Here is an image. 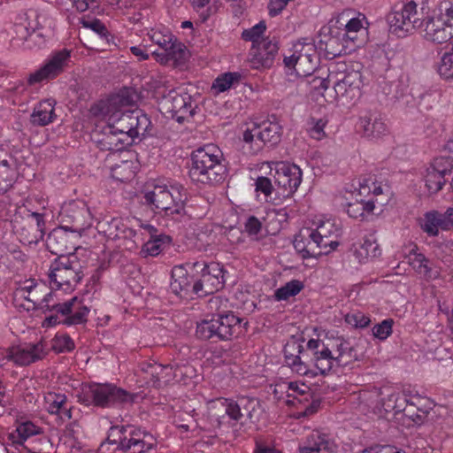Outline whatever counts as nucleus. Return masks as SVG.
<instances>
[{"label":"nucleus","instance_id":"12","mask_svg":"<svg viewBox=\"0 0 453 453\" xmlns=\"http://www.w3.org/2000/svg\"><path fill=\"white\" fill-rule=\"evenodd\" d=\"M282 127L275 121L254 123L243 132V142L250 145L251 153L256 154L264 146L274 147L281 140Z\"/></svg>","mask_w":453,"mask_h":453},{"label":"nucleus","instance_id":"57","mask_svg":"<svg viewBox=\"0 0 453 453\" xmlns=\"http://www.w3.org/2000/svg\"><path fill=\"white\" fill-rule=\"evenodd\" d=\"M336 237L337 236H331V234L323 235L321 233H315V238L317 239L319 249H321L322 255L328 254L337 248L339 242Z\"/></svg>","mask_w":453,"mask_h":453},{"label":"nucleus","instance_id":"41","mask_svg":"<svg viewBox=\"0 0 453 453\" xmlns=\"http://www.w3.org/2000/svg\"><path fill=\"white\" fill-rule=\"evenodd\" d=\"M220 404L224 408L225 414L228 417L230 421V426H234L236 424H243L242 418H244V413L241 411L239 401H234L233 399H223L220 400Z\"/></svg>","mask_w":453,"mask_h":453},{"label":"nucleus","instance_id":"43","mask_svg":"<svg viewBox=\"0 0 453 453\" xmlns=\"http://www.w3.org/2000/svg\"><path fill=\"white\" fill-rule=\"evenodd\" d=\"M172 241L169 235L160 234L155 236L154 239L146 242L141 250L143 257L151 256L156 257L162 251V245L170 243Z\"/></svg>","mask_w":453,"mask_h":453},{"label":"nucleus","instance_id":"17","mask_svg":"<svg viewBox=\"0 0 453 453\" xmlns=\"http://www.w3.org/2000/svg\"><path fill=\"white\" fill-rule=\"evenodd\" d=\"M48 287L43 282H37L34 279L27 280L18 287L13 293L15 302L24 300L27 304H20L26 311H41L43 298L46 296Z\"/></svg>","mask_w":453,"mask_h":453},{"label":"nucleus","instance_id":"21","mask_svg":"<svg viewBox=\"0 0 453 453\" xmlns=\"http://www.w3.org/2000/svg\"><path fill=\"white\" fill-rule=\"evenodd\" d=\"M59 216L61 222L66 224L63 227L71 232H79L88 226L89 211L84 203L72 202L62 207Z\"/></svg>","mask_w":453,"mask_h":453},{"label":"nucleus","instance_id":"6","mask_svg":"<svg viewBox=\"0 0 453 453\" xmlns=\"http://www.w3.org/2000/svg\"><path fill=\"white\" fill-rule=\"evenodd\" d=\"M107 441L117 443V449L127 453H147L157 445L150 433L132 425L111 426Z\"/></svg>","mask_w":453,"mask_h":453},{"label":"nucleus","instance_id":"59","mask_svg":"<svg viewBox=\"0 0 453 453\" xmlns=\"http://www.w3.org/2000/svg\"><path fill=\"white\" fill-rule=\"evenodd\" d=\"M363 28L362 20L359 18H352L350 19L347 24L345 25V30L342 35L348 41L354 42L356 39V33L360 31Z\"/></svg>","mask_w":453,"mask_h":453},{"label":"nucleus","instance_id":"4","mask_svg":"<svg viewBox=\"0 0 453 453\" xmlns=\"http://www.w3.org/2000/svg\"><path fill=\"white\" fill-rule=\"evenodd\" d=\"M242 321L233 311L219 313L197 323L196 334L201 340L213 342L231 341L242 333Z\"/></svg>","mask_w":453,"mask_h":453},{"label":"nucleus","instance_id":"58","mask_svg":"<svg viewBox=\"0 0 453 453\" xmlns=\"http://www.w3.org/2000/svg\"><path fill=\"white\" fill-rule=\"evenodd\" d=\"M393 325L394 320L392 319H387L376 324L372 330L373 336L380 341L388 339L393 332Z\"/></svg>","mask_w":453,"mask_h":453},{"label":"nucleus","instance_id":"27","mask_svg":"<svg viewBox=\"0 0 453 453\" xmlns=\"http://www.w3.org/2000/svg\"><path fill=\"white\" fill-rule=\"evenodd\" d=\"M328 341L337 366L344 367L357 360V350L349 340L339 336Z\"/></svg>","mask_w":453,"mask_h":453},{"label":"nucleus","instance_id":"35","mask_svg":"<svg viewBox=\"0 0 453 453\" xmlns=\"http://www.w3.org/2000/svg\"><path fill=\"white\" fill-rule=\"evenodd\" d=\"M241 411L244 413V417L255 423L259 420L262 412L261 403L258 399L255 397L242 396L238 398Z\"/></svg>","mask_w":453,"mask_h":453},{"label":"nucleus","instance_id":"26","mask_svg":"<svg viewBox=\"0 0 453 453\" xmlns=\"http://www.w3.org/2000/svg\"><path fill=\"white\" fill-rule=\"evenodd\" d=\"M295 48H296V51H299V59L295 70L296 75L311 76L318 65L315 46L311 42H299L295 45Z\"/></svg>","mask_w":453,"mask_h":453},{"label":"nucleus","instance_id":"16","mask_svg":"<svg viewBox=\"0 0 453 453\" xmlns=\"http://www.w3.org/2000/svg\"><path fill=\"white\" fill-rule=\"evenodd\" d=\"M70 58L71 51L66 49L53 52L40 69L29 75L28 83L33 85L56 78L64 72L70 62Z\"/></svg>","mask_w":453,"mask_h":453},{"label":"nucleus","instance_id":"24","mask_svg":"<svg viewBox=\"0 0 453 453\" xmlns=\"http://www.w3.org/2000/svg\"><path fill=\"white\" fill-rule=\"evenodd\" d=\"M278 50V42L275 40L263 39L250 50V66L254 69L271 67Z\"/></svg>","mask_w":453,"mask_h":453},{"label":"nucleus","instance_id":"36","mask_svg":"<svg viewBox=\"0 0 453 453\" xmlns=\"http://www.w3.org/2000/svg\"><path fill=\"white\" fill-rule=\"evenodd\" d=\"M422 398L412 397L406 402V405L403 408V414L411 419L415 424L420 425L426 419L428 411L419 406Z\"/></svg>","mask_w":453,"mask_h":453},{"label":"nucleus","instance_id":"23","mask_svg":"<svg viewBox=\"0 0 453 453\" xmlns=\"http://www.w3.org/2000/svg\"><path fill=\"white\" fill-rule=\"evenodd\" d=\"M306 347L311 352L312 361L319 372L321 374L329 372L335 365L329 341L325 342L320 339H311Z\"/></svg>","mask_w":453,"mask_h":453},{"label":"nucleus","instance_id":"29","mask_svg":"<svg viewBox=\"0 0 453 453\" xmlns=\"http://www.w3.org/2000/svg\"><path fill=\"white\" fill-rule=\"evenodd\" d=\"M295 250L302 255V257H318L322 255L321 249L318 245L315 233L311 229L301 231L294 240Z\"/></svg>","mask_w":453,"mask_h":453},{"label":"nucleus","instance_id":"62","mask_svg":"<svg viewBox=\"0 0 453 453\" xmlns=\"http://www.w3.org/2000/svg\"><path fill=\"white\" fill-rule=\"evenodd\" d=\"M346 321L355 327L365 328L369 326L371 320L363 312L357 311L346 316Z\"/></svg>","mask_w":453,"mask_h":453},{"label":"nucleus","instance_id":"38","mask_svg":"<svg viewBox=\"0 0 453 453\" xmlns=\"http://www.w3.org/2000/svg\"><path fill=\"white\" fill-rule=\"evenodd\" d=\"M380 254L379 244L374 239L365 238L364 242L355 248L354 255L359 262H365L368 258L376 257Z\"/></svg>","mask_w":453,"mask_h":453},{"label":"nucleus","instance_id":"49","mask_svg":"<svg viewBox=\"0 0 453 453\" xmlns=\"http://www.w3.org/2000/svg\"><path fill=\"white\" fill-rule=\"evenodd\" d=\"M407 399L400 396L399 394H391L387 398L382 399L381 406L385 412H403L406 405Z\"/></svg>","mask_w":453,"mask_h":453},{"label":"nucleus","instance_id":"20","mask_svg":"<svg viewBox=\"0 0 453 453\" xmlns=\"http://www.w3.org/2000/svg\"><path fill=\"white\" fill-rule=\"evenodd\" d=\"M357 128L363 136L371 140L380 139L388 133L385 119L375 110H367L361 113Z\"/></svg>","mask_w":453,"mask_h":453},{"label":"nucleus","instance_id":"51","mask_svg":"<svg viewBox=\"0 0 453 453\" xmlns=\"http://www.w3.org/2000/svg\"><path fill=\"white\" fill-rule=\"evenodd\" d=\"M180 367L179 365H162L159 364H147L146 368L142 367V370L148 373H150L151 376L159 375L162 372L165 371V376L167 377H178V372L180 371Z\"/></svg>","mask_w":453,"mask_h":453},{"label":"nucleus","instance_id":"2","mask_svg":"<svg viewBox=\"0 0 453 453\" xmlns=\"http://www.w3.org/2000/svg\"><path fill=\"white\" fill-rule=\"evenodd\" d=\"M186 189L182 185L174 183H154L148 188L142 196V203L154 212L163 214L175 222H186L189 219L185 209Z\"/></svg>","mask_w":453,"mask_h":453},{"label":"nucleus","instance_id":"34","mask_svg":"<svg viewBox=\"0 0 453 453\" xmlns=\"http://www.w3.org/2000/svg\"><path fill=\"white\" fill-rule=\"evenodd\" d=\"M376 203H380L378 199L368 201L363 199L356 200L347 203L346 212L350 218L364 220L367 215L373 213Z\"/></svg>","mask_w":453,"mask_h":453},{"label":"nucleus","instance_id":"3","mask_svg":"<svg viewBox=\"0 0 453 453\" xmlns=\"http://www.w3.org/2000/svg\"><path fill=\"white\" fill-rule=\"evenodd\" d=\"M222 156L221 150L213 144L194 150L188 171L191 180L202 185H213L223 181L226 176V167L222 162Z\"/></svg>","mask_w":453,"mask_h":453},{"label":"nucleus","instance_id":"64","mask_svg":"<svg viewBox=\"0 0 453 453\" xmlns=\"http://www.w3.org/2000/svg\"><path fill=\"white\" fill-rule=\"evenodd\" d=\"M288 395L293 396L294 398H297L298 395H311L309 386L296 381L288 383Z\"/></svg>","mask_w":453,"mask_h":453},{"label":"nucleus","instance_id":"33","mask_svg":"<svg viewBox=\"0 0 453 453\" xmlns=\"http://www.w3.org/2000/svg\"><path fill=\"white\" fill-rule=\"evenodd\" d=\"M189 268L185 265H175L172 269V281L170 283L171 291L176 296L180 295L182 292H188L191 284L194 283L192 276L188 275Z\"/></svg>","mask_w":453,"mask_h":453},{"label":"nucleus","instance_id":"56","mask_svg":"<svg viewBox=\"0 0 453 453\" xmlns=\"http://www.w3.org/2000/svg\"><path fill=\"white\" fill-rule=\"evenodd\" d=\"M437 217V211H430L425 214L421 228L430 236H437L439 234L440 223H438Z\"/></svg>","mask_w":453,"mask_h":453},{"label":"nucleus","instance_id":"9","mask_svg":"<svg viewBox=\"0 0 453 453\" xmlns=\"http://www.w3.org/2000/svg\"><path fill=\"white\" fill-rule=\"evenodd\" d=\"M81 262L76 255L62 256L50 265V282L58 289L73 290L83 277Z\"/></svg>","mask_w":453,"mask_h":453},{"label":"nucleus","instance_id":"60","mask_svg":"<svg viewBox=\"0 0 453 453\" xmlns=\"http://www.w3.org/2000/svg\"><path fill=\"white\" fill-rule=\"evenodd\" d=\"M262 230V222L255 216H250L244 223V231L253 239H257Z\"/></svg>","mask_w":453,"mask_h":453},{"label":"nucleus","instance_id":"13","mask_svg":"<svg viewBox=\"0 0 453 453\" xmlns=\"http://www.w3.org/2000/svg\"><path fill=\"white\" fill-rule=\"evenodd\" d=\"M303 173L295 164L280 162L275 168L274 183L277 187L274 200H284L291 197L302 182Z\"/></svg>","mask_w":453,"mask_h":453},{"label":"nucleus","instance_id":"11","mask_svg":"<svg viewBox=\"0 0 453 453\" xmlns=\"http://www.w3.org/2000/svg\"><path fill=\"white\" fill-rule=\"evenodd\" d=\"M84 401L96 406L111 407L115 404L133 403L135 395L113 384H93L83 392Z\"/></svg>","mask_w":453,"mask_h":453},{"label":"nucleus","instance_id":"39","mask_svg":"<svg viewBox=\"0 0 453 453\" xmlns=\"http://www.w3.org/2000/svg\"><path fill=\"white\" fill-rule=\"evenodd\" d=\"M304 288L303 283L299 280H292L274 291L273 297L276 301H287L290 297L298 295Z\"/></svg>","mask_w":453,"mask_h":453},{"label":"nucleus","instance_id":"5","mask_svg":"<svg viewBox=\"0 0 453 453\" xmlns=\"http://www.w3.org/2000/svg\"><path fill=\"white\" fill-rule=\"evenodd\" d=\"M422 24L418 27L420 35L434 43H443L453 38V4L441 2L432 16L421 19Z\"/></svg>","mask_w":453,"mask_h":453},{"label":"nucleus","instance_id":"54","mask_svg":"<svg viewBox=\"0 0 453 453\" xmlns=\"http://www.w3.org/2000/svg\"><path fill=\"white\" fill-rule=\"evenodd\" d=\"M430 167L436 173L447 178L453 171V157H439L434 159Z\"/></svg>","mask_w":453,"mask_h":453},{"label":"nucleus","instance_id":"31","mask_svg":"<svg viewBox=\"0 0 453 453\" xmlns=\"http://www.w3.org/2000/svg\"><path fill=\"white\" fill-rule=\"evenodd\" d=\"M55 100L46 99L39 102L34 108L30 115V122L33 126L44 127L54 121L57 118L55 114Z\"/></svg>","mask_w":453,"mask_h":453},{"label":"nucleus","instance_id":"19","mask_svg":"<svg viewBox=\"0 0 453 453\" xmlns=\"http://www.w3.org/2000/svg\"><path fill=\"white\" fill-rule=\"evenodd\" d=\"M99 234L110 240H132L136 235V230L132 225V219L122 218H104L97 223Z\"/></svg>","mask_w":453,"mask_h":453},{"label":"nucleus","instance_id":"32","mask_svg":"<svg viewBox=\"0 0 453 453\" xmlns=\"http://www.w3.org/2000/svg\"><path fill=\"white\" fill-rule=\"evenodd\" d=\"M347 41L341 32H337L336 35L331 33L319 40V49L325 51L326 58H334L346 53Z\"/></svg>","mask_w":453,"mask_h":453},{"label":"nucleus","instance_id":"45","mask_svg":"<svg viewBox=\"0 0 453 453\" xmlns=\"http://www.w3.org/2000/svg\"><path fill=\"white\" fill-rule=\"evenodd\" d=\"M133 163L129 160H122L111 168V175L113 179L126 182L134 177V172L132 169Z\"/></svg>","mask_w":453,"mask_h":453},{"label":"nucleus","instance_id":"53","mask_svg":"<svg viewBox=\"0 0 453 453\" xmlns=\"http://www.w3.org/2000/svg\"><path fill=\"white\" fill-rule=\"evenodd\" d=\"M16 432L18 434V439L13 441V443L16 445H23L27 438L39 433L38 427L29 421L19 424L17 426Z\"/></svg>","mask_w":453,"mask_h":453},{"label":"nucleus","instance_id":"25","mask_svg":"<svg viewBox=\"0 0 453 453\" xmlns=\"http://www.w3.org/2000/svg\"><path fill=\"white\" fill-rule=\"evenodd\" d=\"M66 228L61 226L53 229L47 236L46 247L49 251L61 258L62 256L75 255V244L70 240V234Z\"/></svg>","mask_w":453,"mask_h":453},{"label":"nucleus","instance_id":"14","mask_svg":"<svg viewBox=\"0 0 453 453\" xmlns=\"http://www.w3.org/2000/svg\"><path fill=\"white\" fill-rule=\"evenodd\" d=\"M48 355L45 342H27L9 348L3 360L12 361L18 366H27L42 360Z\"/></svg>","mask_w":453,"mask_h":453},{"label":"nucleus","instance_id":"22","mask_svg":"<svg viewBox=\"0 0 453 453\" xmlns=\"http://www.w3.org/2000/svg\"><path fill=\"white\" fill-rule=\"evenodd\" d=\"M95 142L101 150L119 152L132 145L133 139L111 128L108 123L100 134H95Z\"/></svg>","mask_w":453,"mask_h":453},{"label":"nucleus","instance_id":"63","mask_svg":"<svg viewBox=\"0 0 453 453\" xmlns=\"http://www.w3.org/2000/svg\"><path fill=\"white\" fill-rule=\"evenodd\" d=\"M311 79L307 81V83L311 86V89L318 91L320 94H323L326 91L331 82L330 78H321L319 76H309Z\"/></svg>","mask_w":453,"mask_h":453},{"label":"nucleus","instance_id":"61","mask_svg":"<svg viewBox=\"0 0 453 453\" xmlns=\"http://www.w3.org/2000/svg\"><path fill=\"white\" fill-rule=\"evenodd\" d=\"M81 24L83 27L89 28L98 34L101 37L107 38L109 32L105 25L99 19H94L93 20H88L85 19H81Z\"/></svg>","mask_w":453,"mask_h":453},{"label":"nucleus","instance_id":"55","mask_svg":"<svg viewBox=\"0 0 453 453\" xmlns=\"http://www.w3.org/2000/svg\"><path fill=\"white\" fill-rule=\"evenodd\" d=\"M74 347V342L68 334H57L52 339L51 349L57 353L72 351Z\"/></svg>","mask_w":453,"mask_h":453},{"label":"nucleus","instance_id":"42","mask_svg":"<svg viewBox=\"0 0 453 453\" xmlns=\"http://www.w3.org/2000/svg\"><path fill=\"white\" fill-rule=\"evenodd\" d=\"M240 80L241 74L239 73H225L214 80L211 89L215 90L217 94L223 93L234 84H238Z\"/></svg>","mask_w":453,"mask_h":453},{"label":"nucleus","instance_id":"37","mask_svg":"<svg viewBox=\"0 0 453 453\" xmlns=\"http://www.w3.org/2000/svg\"><path fill=\"white\" fill-rule=\"evenodd\" d=\"M410 265L418 273L422 274L426 279H436L440 273L434 270L429 265L428 259L421 253H414L413 257L410 258Z\"/></svg>","mask_w":453,"mask_h":453},{"label":"nucleus","instance_id":"28","mask_svg":"<svg viewBox=\"0 0 453 453\" xmlns=\"http://www.w3.org/2000/svg\"><path fill=\"white\" fill-rule=\"evenodd\" d=\"M336 445L329 436L319 431L310 434L303 443L299 446V453H333Z\"/></svg>","mask_w":453,"mask_h":453},{"label":"nucleus","instance_id":"40","mask_svg":"<svg viewBox=\"0 0 453 453\" xmlns=\"http://www.w3.org/2000/svg\"><path fill=\"white\" fill-rule=\"evenodd\" d=\"M171 47L166 49L164 53H161L163 58L161 60L169 61L173 60L174 62H182L185 60L187 56V50L183 43L178 42L176 38L173 37L172 42H170ZM155 55L160 56L159 53L154 52Z\"/></svg>","mask_w":453,"mask_h":453},{"label":"nucleus","instance_id":"18","mask_svg":"<svg viewBox=\"0 0 453 453\" xmlns=\"http://www.w3.org/2000/svg\"><path fill=\"white\" fill-rule=\"evenodd\" d=\"M363 85L362 74L359 71L351 70L346 72L341 79L334 82V89L336 97L343 103H352L361 96Z\"/></svg>","mask_w":453,"mask_h":453},{"label":"nucleus","instance_id":"15","mask_svg":"<svg viewBox=\"0 0 453 453\" xmlns=\"http://www.w3.org/2000/svg\"><path fill=\"white\" fill-rule=\"evenodd\" d=\"M159 104L162 111L170 114L172 119L179 123H183L195 114L191 96L188 94L181 95L175 89H171L167 95H163Z\"/></svg>","mask_w":453,"mask_h":453},{"label":"nucleus","instance_id":"30","mask_svg":"<svg viewBox=\"0 0 453 453\" xmlns=\"http://www.w3.org/2000/svg\"><path fill=\"white\" fill-rule=\"evenodd\" d=\"M283 351L285 362L293 372L300 375H305L308 372V366L300 357L303 351V346L301 342L296 340L288 342Z\"/></svg>","mask_w":453,"mask_h":453},{"label":"nucleus","instance_id":"10","mask_svg":"<svg viewBox=\"0 0 453 453\" xmlns=\"http://www.w3.org/2000/svg\"><path fill=\"white\" fill-rule=\"evenodd\" d=\"M418 4L411 0L395 4L387 15L389 30L398 37H403L422 24Z\"/></svg>","mask_w":453,"mask_h":453},{"label":"nucleus","instance_id":"48","mask_svg":"<svg viewBox=\"0 0 453 453\" xmlns=\"http://www.w3.org/2000/svg\"><path fill=\"white\" fill-rule=\"evenodd\" d=\"M358 193L360 196L368 195L372 193V195L376 197L374 200L378 199L380 205H384L387 199H379V196L384 194L383 187L381 184H377L375 180L372 179L364 180L363 182H359V189Z\"/></svg>","mask_w":453,"mask_h":453},{"label":"nucleus","instance_id":"7","mask_svg":"<svg viewBox=\"0 0 453 453\" xmlns=\"http://www.w3.org/2000/svg\"><path fill=\"white\" fill-rule=\"evenodd\" d=\"M187 266L193 273L192 278H195L192 291L198 296H208L223 288L224 270L219 264L197 261L187 263Z\"/></svg>","mask_w":453,"mask_h":453},{"label":"nucleus","instance_id":"1","mask_svg":"<svg viewBox=\"0 0 453 453\" xmlns=\"http://www.w3.org/2000/svg\"><path fill=\"white\" fill-rule=\"evenodd\" d=\"M127 99L121 95H114L105 100H100L91 106L90 112L95 117L108 118V124L120 134H128L134 139L144 135L150 127V120L142 110L123 111Z\"/></svg>","mask_w":453,"mask_h":453},{"label":"nucleus","instance_id":"47","mask_svg":"<svg viewBox=\"0 0 453 453\" xmlns=\"http://www.w3.org/2000/svg\"><path fill=\"white\" fill-rule=\"evenodd\" d=\"M256 191L261 192L265 196L266 201H272L274 204H280L281 200H274L276 196L277 187L274 188L268 177H258L255 182Z\"/></svg>","mask_w":453,"mask_h":453},{"label":"nucleus","instance_id":"46","mask_svg":"<svg viewBox=\"0 0 453 453\" xmlns=\"http://www.w3.org/2000/svg\"><path fill=\"white\" fill-rule=\"evenodd\" d=\"M424 180L426 187L431 194L440 191L447 181V178L436 173L430 166L426 171Z\"/></svg>","mask_w":453,"mask_h":453},{"label":"nucleus","instance_id":"50","mask_svg":"<svg viewBox=\"0 0 453 453\" xmlns=\"http://www.w3.org/2000/svg\"><path fill=\"white\" fill-rule=\"evenodd\" d=\"M44 399L46 410L50 414L54 415L59 413V410L68 398L64 394L50 392L45 395Z\"/></svg>","mask_w":453,"mask_h":453},{"label":"nucleus","instance_id":"8","mask_svg":"<svg viewBox=\"0 0 453 453\" xmlns=\"http://www.w3.org/2000/svg\"><path fill=\"white\" fill-rule=\"evenodd\" d=\"M41 311L55 312L64 317L63 325L66 326L84 325L88 321L89 308L79 302L76 296L61 303L53 291L47 290Z\"/></svg>","mask_w":453,"mask_h":453},{"label":"nucleus","instance_id":"44","mask_svg":"<svg viewBox=\"0 0 453 453\" xmlns=\"http://www.w3.org/2000/svg\"><path fill=\"white\" fill-rule=\"evenodd\" d=\"M436 68L439 75L444 80L453 79V45L441 55Z\"/></svg>","mask_w":453,"mask_h":453},{"label":"nucleus","instance_id":"52","mask_svg":"<svg viewBox=\"0 0 453 453\" xmlns=\"http://www.w3.org/2000/svg\"><path fill=\"white\" fill-rule=\"evenodd\" d=\"M265 29L266 25L265 21H260L251 28L244 30L242 34V38L245 41L251 42L252 46H254L260 43V42L264 39L262 36L265 32Z\"/></svg>","mask_w":453,"mask_h":453}]
</instances>
